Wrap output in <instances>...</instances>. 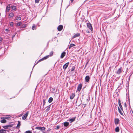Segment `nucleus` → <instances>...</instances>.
<instances>
[{"mask_svg":"<svg viewBox=\"0 0 133 133\" xmlns=\"http://www.w3.org/2000/svg\"><path fill=\"white\" fill-rule=\"evenodd\" d=\"M35 129H36L40 130L41 131L43 132L44 131H45V128L43 127H37L35 128Z\"/></svg>","mask_w":133,"mask_h":133,"instance_id":"1","label":"nucleus"},{"mask_svg":"<svg viewBox=\"0 0 133 133\" xmlns=\"http://www.w3.org/2000/svg\"><path fill=\"white\" fill-rule=\"evenodd\" d=\"M87 26L89 29H90L91 31L93 30V29L91 26V24L89 23H87Z\"/></svg>","mask_w":133,"mask_h":133,"instance_id":"2","label":"nucleus"},{"mask_svg":"<svg viewBox=\"0 0 133 133\" xmlns=\"http://www.w3.org/2000/svg\"><path fill=\"white\" fill-rule=\"evenodd\" d=\"M13 126V125L10 124L9 125H6L3 126V128L5 129H8L9 128L12 127Z\"/></svg>","mask_w":133,"mask_h":133,"instance_id":"3","label":"nucleus"},{"mask_svg":"<svg viewBox=\"0 0 133 133\" xmlns=\"http://www.w3.org/2000/svg\"><path fill=\"white\" fill-rule=\"evenodd\" d=\"M29 113V111H27L26 113L25 114H24L22 116V119L23 120L25 119L26 118L27 116H28Z\"/></svg>","mask_w":133,"mask_h":133,"instance_id":"4","label":"nucleus"},{"mask_svg":"<svg viewBox=\"0 0 133 133\" xmlns=\"http://www.w3.org/2000/svg\"><path fill=\"white\" fill-rule=\"evenodd\" d=\"M90 79V77L88 75L86 76L85 78V81L89 83Z\"/></svg>","mask_w":133,"mask_h":133,"instance_id":"5","label":"nucleus"},{"mask_svg":"<svg viewBox=\"0 0 133 133\" xmlns=\"http://www.w3.org/2000/svg\"><path fill=\"white\" fill-rule=\"evenodd\" d=\"M11 5V4H9L6 6L5 11L6 12H8L9 11L11 8L10 6Z\"/></svg>","mask_w":133,"mask_h":133,"instance_id":"6","label":"nucleus"},{"mask_svg":"<svg viewBox=\"0 0 133 133\" xmlns=\"http://www.w3.org/2000/svg\"><path fill=\"white\" fill-rule=\"evenodd\" d=\"M82 84L80 83L78 85L77 88V90L78 91H80L81 89H82Z\"/></svg>","mask_w":133,"mask_h":133,"instance_id":"7","label":"nucleus"},{"mask_svg":"<svg viewBox=\"0 0 133 133\" xmlns=\"http://www.w3.org/2000/svg\"><path fill=\"white\" fill-rule=\"evenodd\" d=\"M63 26L62 25H59L57 27V30L59 31H61L63 29Z\"/></svg>","mask_w":133,"mask_h":133,"instance_id":"8","label":"nucleus"},{"mask_svg":"<svg viewBox=\"0 0 133 133\" xmlns=\"http://www.w3.org/2000/svg\"><path fill=\"white\" fill-rule=\"evenodd\" d=\"M74 34V36L72 37V38H75L80 36V34L79 33H77L76 34Z\"/></svg>","mask_w":133,"mask_h":133,"instance_id":"9","label":"nucleus"},{"mask_svg":"<svg viewBox=\"0 0 133 133\" xmlns=\"http://www.w3.org/2000/svg\"><path fill=\"white\" fill-rule=\"evenodd\" d=\"M69 64V62H67L64 64V65L63 67V69L64 70H65L67 68Z\"/></svg>","mask_w":133,"mask_h":133,"instance_id":"10","label":"nucleus"},{"mask_svg":"<svg viewBox=\"0 0 133 133\" xmlns=\"http://www.w3.org/2000/svg\"><path fill=\"white\" fill-rule=\"evenodd\" d=\"M118 103L119 105V107H120L121 110L122 111H123V107L121 104V101H120V99L118 100Z\"/></svg>","mask_w":133,"mask_h":133,"instance_id":"11","label":"nucleus"},{"mask_svg":"<svg viewBox=\"0 0 133 133\" xmlns=\"http://www.w3.org/2000/svg\"><path fill=\"white\" fill-rule=\"evenodd\" d=\"M64 127L66 128L68 127L69 126V123L68 122H65L63 123Z\"/></svg>","mask_w":133,"mask_h":133,"instance_id":"12","label":"nucleus"},{"mask_svg":"<svg viewBox=\"0 0 133 133\" xmlns=\"http://www.w3.org/2000/svg\"><path fill=\"white\" fill-rule=\"evenodd\" d=\"M122 68L121 67L119 68L118 71L116 72V74H119L122 72Z\"/></svg>","mask_w":133,"mask_h":133,"instance_id":"13","label":"nucleus"},{"mask_svg":"<svg viewBox=\"0 0 133 133\" xmlns=\"http://www.w3.org/2000/svg\"><path fill=\"white\" fill-rule=\"evenodd\" d=\"M66 55V52L65 51L63 52L61 54V58H63Z\"/></svg>","mask_w":133,"mask_h":133,"instance_id":"14","label":"nucleus"},{"mask_svg":"<svg viewBox=\"0 0 133 133\" xmlns=\"http://www.w3.org/2000/svg\"><path fill=\"white\" fill-rule=\"evenodd\" d=\"M119 122V119L118 118H115V124H118Z\"/></svg>","mask_w":133,"mask_h":133,"instance_id":"15","label":"nucleus"},{"mask_svg":"<svg viewBox=\"0 0 133 133\" xmlns=\"http://www.w3.org/2000/svg\"><path fill=\"white\" fill-rule=\"evenodd\" d=\"M75 119L76 117H72V118H71L69 119L68 120V121H70L71 123H72L74 121H75Z\"/></svg>","mask_w":133,"mask_h":133,"instance_id":"16","label":"nucleus"},{"mask_svg":"<svg viewBox=\"0 0 133 133\" xmlns=\"http://www.w3.org/2000/svg\"><path fill=\"white\" fill-rule=\"evenodd\" d=\"M10 116H6L4 117H2L1 118V119H10Z\"/></svg>","mask_w":133,"mask_h":133,"instance_id":"17","label":"nucleus"},{"mask_svg":"<svg viewBox=\"0 0 133 133\" xmlns=\"http://www.w3.org/2000/svg\"><path fill=\"white\" fill-rule=\"evenodd\" d=\"M49 57V55H47L46 56H45L42 59H41L42 61H43L44 60L48 58Z\"/></svg>","mask_w":133,"mask_h":133,"instance_id":"18","label":"nucleus"},{"mask_svg":"<svg viewBox=\"0 0 133 133\" xmlns=\"http://www.w3.org/2000/svg\"><path fill=\"white\" fill-rule=\"evenodd\" d=\"M75 95L74 93H72L70 96V99H73L75 97Z\"/></svg>","mask_w":133,"mask_h":133,"instance_id":"19","label":"nucleus"},{"mask_svg":"<svg viewBox=\"0 0 133 133\" xmlns=\"http://www.w3.org/2000/svg\"><path fill=\"white\" fill-rule=\"evenodd\" d=\"M50 105L48 106L46 108H47L46 110V111L48 112V111L50 109Z\"/></svg>","mask_w":133,"mask_h":133,"instance_id":"20","label":"nucleus"},{"mask_svg":"<svg viewBox=\"0 0 133 133\" xmlns=\"http://www.w3.org/2000/svg\"><path fill=\"white\" fill-rule=\"evenodd\" d=\"M53 100V98L52 97H50L49 99L48 102L49 103H51V102H52Z\"/></svg>","mask_w":133,"mask_h":133,"instance_id":"21","label":"nucleus"},{"mask_svg":"<svg viewBox=\"0 0 133 133\" xmlns=\"http://www.w3.org/2000/svg\"><path fill=\"white\" fill-rule=\"evenodd\" d=\"M0 133H6V130L3 129H1L0 130Z\"/></svg>","mask_w":133,"mask_h":133,"instance_id":"22","label":"nucleus"},{"mask_svg":"<svg viewBox=\"0 0 133 133\" xmlns=\"http://www.w3.org/2000/svg\"><path fill=\"white\" fill-rule=\"evenodd\" d=\"M119 127H117L115 129V131L116 132H118L119 131Z\"/></svg>","mask_w":133,"mask_h":133,"instance_id":"23","label":"nucleus"},{"mask_svg":"<svg viewBox=\"0 0 133 133\" xmlns=\"http://www.w3.org/2000/svg\"><path fill=\"white\" fill-rule=\"evenodd\" d=\"M3 119L1 121V122L2 123H5L6 122V120L5 119Z\"/></svg>","mask_w":133,"mask_h":133,"instance_id":"24","label":"nucleus"},{"mask_svg":"<svg viewBox=\"0 0 133 133\" xmlns=\"http://www.w3.org/2000/svg\"><path fill=\"white\" fill-rule=\"evenodd\" d=\"M18 123L17 125V126L16 127V128H19L20 126L21 125V123H20V122L19 121H18Z\"/></svg>","mask_w":133,"mask_h":133,"instance_id":"25","label":"nucleus"},{"mask_svg":"<svg viewBox=\"0 0 133 133\" xmlns=\"http://www.w3.org/2000/svg\"><path fill=\"white\" fill-rule=\"evenodd\" d=\"M11 8L13 10L16 11V7L15 6L12 5L11 6Z\"/></svg>","mask_w":133,"mask_h":133,"instance_id":"26","label":"nucleus"},{"mask_svg":"<svg viewBox=\"0 0 133 133\" xmlns=\"http://www.w3.org/2000/svg\"><path fill=\"white\" fill-rule=\"evenodd\" d=\"M118 108L119 112L121 115H123V113L122 112L121 109H120L119 108V107H118Z\"/></svg>","mask_w":133,"mask_h":133,"instance_id":"27","label":"nucleus"},{"mask_svg":"<svg viewBox=\"0 0 133 133\" xmlns=\"http://www.w3.org/2000/svg\"><path fill=\"white\" fill-rule=\"evenodd\" d=\"M21 18L19 16L16 17L15 18V19L17 20H20L21 19Z\"/></svg>","mask_w":133,"mask_h":133,"instance_id":"28","label":"nucleus"},{"mask_svg":"<svg viewBox=\"0 0 133 133\" xmlns=\"http://www.w3.org/2000/svg\"><path fill=\"white\" fill-rule=\"evenodd\" d=\"M75 45L73 44H71L70 45V46L69 47V49H70L72 47L74 46H75Z\"/></svg>","mask_w":133,"mask_h":133,"instance_id":"29","label":"nucleus"},{"mask_svg":"<svg viewBox=\"0 0 133 133\" xmlns=\"http://www.w3.org/2000/svg\"><path fill=\"white\" fill-rule=\"evenodd\" d=\"M14 15V14L13 12H11L9 14V16L11 17H13Z\"/></svg>","mask_w":133,"mask_h":133,"instance_id":"30","label":"nucleus"},{"mask_svg":"<svg viewBox=\"0 0 133 133\" xmlns=\"http://www.w3.org/2000/svg\"><path fill=\"white\" fill-rule=\"evenodd\" d=\"M36 28V26L35 24H34L32 27V30H34Z\"/></svg>","mask_w":133,"mask_h":133,"instance_id":"31","label":"nucleus"},{"mask_svg":"<svg viewBox=\"0 0 133 133\" xmlns=\"http://www.w3.org/2000/svg\"><path fill=\"white\" fill-rule=\"evenodd\" d=\"M26 26V24H23L21 26V28H24Z\"/></svg>","mask_w":133,"mask_h":133,"instance_id":"32","label":"nucleus"},{"mask_svg":"<svg viewBox=\"0 0 133 133\" xmlns=\"http://www.w3.org/2000/svg\"><path fill=\"white\" fill-rule=\"evenodd\" d=\"M53 53H54L53 51H52L50 53L49 55V56H52L53 55Z\"/></svg>","mask_w":133,"mask_h":133,"instance_id":"33","label":"nucleus"},{"mask_svg":"<svg viewBox=\"0 0 133 133\" xmlns=\"http://www.w3.org/2000/svg\"><path fill=\"white\" fill-rule=\"evenodd\" d=\"M41 61H42L41 60V59L39 60V61H38L34 65V66H33V68H34V67L35 66V65H36L38 63H39V62H40Z\"/></svg>","mask_w":133,"mask_h":133,"instance_id":"34","label":"nucleus"},{"mask_svg":"<svg viewBox=\"0 0 133 133\" xmlns=\"http://www.w3.org/2000/svg\"><path fill=\"white\" fill-rule=\"evenodd\" d=\"M75 66H73L72 67V68L71 69V71H74L75 69Z\"/></svg>","mask_w":133,"mask_h":133,"instance_id":"35","label":"nucleus"},{"mask_svg":"<svg viewBox=\"0 0 133 133\" xmlns=\"http://www.w3.org/2000/svg\"><path fill=\"white\" fill-rule=\"evenodd\" d=\"M16 34H17L16 32H15L14 33V34L12 35V39L14 38V37H15V36L16 35Z\"/></svg>","mask_w":133,"mask_h":133,"instance_id":"36","label":"nucleus"},{"mask_svg":"<svg viewBox=\"0 0 133 133\" xmlns=\"http://www.w3.org/2000/svg\"><path fill=\"white\" fill-rule=\"evenodd\" d=\"M22 24V23L21 22H19L17 23V25L18 26H20Z\"/></svg>","mask_w":133,"mask_h":133,"instance_id":"37","label":"nucleus"},{"mask_svg":"<svg viewBox=\"0 0 133 133\" xmlns=\"http://www.w3.org/2000/svg\"><path fill=\"white\" fill-rule=\"evenodd\" d=\"M60 127V126H59V125H57V126L55 128V129L56 130H57V129H59V128Z\"/></svg>","mask_w":133,"mask_h":133,"instance_id":"38","label":"nucleus"},{"mask_svg":"<svg viewBox=\"0 0 133 133\" xmlns=\"http://www.w3.org/2000/svg\"><path fill=\"white\" fill-rule=\"evenodd\" d=\"M25 133H32V132L30 130H28L26 131Z\"/></svg>","mask_w":133,"mask_h":133,"instance_id":"39","label":"nucleus"},{"mask_svg":"<svg viewBox=\"0 0 133 133\" xmlns=\"http://www.w3.org/2000/svg\"><path fill=\"white\" fill-rule=\"evenodd\" d=\"M43 106H44L45 105V99H43Z\"/></svg>","mask_w":133,"mask_h":133,"instance_id":"40","label":"nucleus"},{"mask_svg":"<svg viewBox=\"0 0 133 133\" xmlns=\"http://www.w3.org/2000/svg\"><path fill=\"white\" fill-rule=\"evenodd\" d=\"M52 90L53 91H54V92H56V91H55V88H52Z\"/></svg>","mask_w":133,"mask_h":133,"instance_id":"41","label":"nucleus"},{"mask_svg":"<svg viewBox=\"0 0 133 133\" xmlns=\"http://www.w3.org/2000/svg\"><path fill=\"white\" fill-rule=\"evenodd\" d=\"M39 0H35V3H38L39 2Z\"/></svg>","mask_w":133,"mask_h":133,"instance_id":"42","label":"nucleus"},{"mask_svg":"<svg viewBox=\"0 0 133 133\" xmlns=\"http://www.w3.org/2000/svg\"><path fill=\"white\" fill-rule=\"evenodd\" d=\"M14 23L13 22H11L10 23V25L11 26H13Z\"/></svg>","mask_w":133,"mask_h":133,"instance_id":"43","label":"nucleus"},{"mask_svg":"<svg viewBox=\"0 0 133 133\" xmlns=\"http://www.w3.org/2000/svg\"><path fill=\"white\" fill-rule=\"evenodd\" d=\"M5 30L6 31L8 32L9 31V29H5Z\"/></svg>","mask_w":133,"mask_h":133,"instance_id":"44","label":"nucleus"},{"mask_svg":"<svg viewBox=\"0 0 133 133\" xmlns=\"http://www.w3.org/2000/svg\"><path fill=\"white\" fill-rule=\"evenodd\" d=\"M89 62V61H88L86 63V64H85V67L86 66H87V64H88V62Z\"/></svg>","mask_w":133,"mask_h":133,"instance_id":"45","label":"nucleus"},{"mask_svg":"<svg viewBox=\"0 0 133 133\" xmlns=\"http://www.w3.org/2000/svg\"><path fill=\"white\" fill-rule=\"evenodd\" d=\"M124 106L125 107H127V104L126 103H125L124 104Z\"/></svg>","mask_w":133,"mask_h":133,"instance_id":"46","label":"nucleus"},{"mask_svg":"<svg viewBox=\"0 0 133 133\" xmlns=\"http://www.w3.org/2000/svg\"><path fill=\"white\" fill-rule=\"evenodd\" d=\"M86 32L87 33H89V31L88 30H87L86 31Z\"/></svg>","mask_w":133,"mask_h":133,"instance_id":"47","label":"nucleus"},{"mask_svg":"<svg viewBox=\"0 0 133 133\" xmlns=\"http://www.w3.org/2000/svg\"><path fill=\"white\" fill-rule=\"evenodd\" d=\"M130 76L129 77L128 79V81L129 82L130 79Z\"/></svg>","mask_w":133,"mask_h":133,"instance_id":"48","label":"nucleus"},{"mask_svg":"<svg viewBox=\"0 0 133 133\" xmlns=\"http://www.w3.org/2000/svg\"><path fill=\"white\" fill-rule=\"evenodd\" d=\"M73 1H74V0H71V2H73Z\"/></svg>","mask_w":133,"mask_h":133,"instance_id":"49","label":"nucleus"},{"mask_svg":"<svg viewBox=\"0 0 133 133\" xmlns=\"http://www.w3.org/2000/svg\"><path fill=\"white\" fill-rule=\"evenodd\" d=\"M129 100H129V99H128V101H129V103H130V101H129Z\"/></svg>","mask_w":133,"mask_h":133,"instance_id":"50","label":"nucleus"},{"mask_svg":"<svg viewBox=\"0 0 133 133\" xmlns=\"http://www.w3.org/2000/svg\"><path fill=\"white\" fill-rule=\"evenodd\" d=\"M87 101H88V99H87Z\"/></svg>","mask_w":133,"mask_h":133,"instance_id":"51","label":"nucleus"},{"mask_svg":"<svg viewBox=\"0 0 133 133\" xmlns=\"http://www.w3.org/2000/svg\"><path fill=\"white\" fill-rule=\"evenodd\" d=\"M84 104L85 105V106H84V107H85V105H86V104Z\"/></svg>","mask_w":133,"mask_h":133,"instance_id":"52","label":"nucleus"},{"mask_svg":"<svg viewBox=\"0 0 133 133\" xmlns=\"http://www.w3.org/2000/svg\"><path fill=\"white\" fill-rule=\"evenodd\" d=\"M34 129H33V128H32V129L33 130H34Z\"/></svg>","mask_w":133,"mask_h":133,"instance_id":"53","label":"nucleus"},{"mask_svg":"<svg viewBox=\"0 0 133 133\" xmlns=\"http://www.w3.org/2000/svg\"><path fill=\"white\" fill-rule=\"evenodd\" d=\"M63 2V0H62V2Z\"/></svg>","mask_w":133,"mask_h":133,"instance_id":"54","label":"nucleus"}]
</instances>
